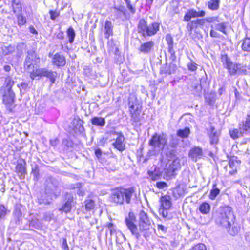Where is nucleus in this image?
Segmentation results:
<instances>
[{
  "label": "nucleus",
  "mask_w": 250,
  "mask_h": 250,
  "mask_svg": "<svg viewBox=\"0 0 250 250\" xmlns=\"http://www.w3.org/2000/svg\"><path fill=\"white\" fill-rule=\"evenodd\" d=\"M136 220V217L134 213L130 212L125 219L127 229L137 240L140 239L141 235L147 239L151 234L152 228L151 221L148 214L141 210L138 214V226L135 224Z\"/></svg>",
  "instance_id": "f257e3e1"
},
{
  "label": "nucleus",
  "mask_w": 250,
  "mask_h": 250,
  "mask_svg": "<svg viewBox=\"0 0 250 250\" xmlns=\"http://www.w3.org/2000/svg\"><path fill=\"white\" fill-rule=\"evenodd\" d=\"M134 192V190L132 188H115L111 190L109 201L116 205H122L125 202L129 204Z\"/></svg>",
  "instance_id": "f03ea898"
},
{
  "label": "nucleus",
  "mask_w": 250,
  "mask_h": 250,
  "mask_svg": "<svg viewBox=\"0 0 250 250\" xmlns=\"http://www.w3.org/2000/svg\"><path fill=\"white\" fill-rule=\"evenodd\" d=\"M235 217L232 209L229 206L222 208L215 217V222L217 224L221 225L226 228L231 225L234 221Z\"/></svg>",
  "instance_id": "7ed1b4c3"
},
{
  "label": "nucleus",
  "mask_w": 250,
  "mask_h": 250,
  "mask_svg": "<svg viewBox=\"0 0 250 250\" xmlns=\"http://www.w3.org/2000/svg\"><path fill=\"white\" fill-rule=\"evenodd\" d=\"M160 23L153 22L149 24L143 19H141L138 24V32L144 37L155 35L160 29Z\"/></svg>",
  "instance_id": "20e7f679"
},
{
  "label": "nucleus",
  "mask_w": 250,
  "mask_h": 250,
  "mask_svg": "<svg viewBox=\"0 0 250 250\" xmlns=\"http://www.w3.org/2000/svg\"><path fill=\"white\" fill-rule=\"evenodd\" d=\"M167 135L164 133H155L149 141V145L152 146L153 150H149L148 154L150 155H155V151H160L163 150L167 143Z\"/></svg>",
  "instance_id": "39448f33"
},
{
  "label": "nucleus",
  "mask_w": 250,
  "mask_h": 250,
  "mask_svg": "<svg viewBox=\"0 0 250 250\" xmlns=\"http://www.w3.org/2000/svg\"><path fill=\"white\" fill-rule=\"evenodd\" d=\"M57 73L46 68H39L30 72V77L34 80L38 77H45L49 79L51 82L53 83L55 82Z\"/></svg>",
  "instance_id": "423d86ee"
},
{
  "label": "nucleus",
  "mask_w": 250,
  "mask_h": 250,
  "mask_svg": "<svg viewBox=\"0 0 250 250\" xmlns=\"http://www.w3.org/2000/svg\"><path fill=\"white\" fill-rule=\"evenodd\" d=\"M40 62V58L37 53L33 49L27 52V55L24 62V68L28 71L34 70L35 66L38 65Z\"/></svg>",
  "instance_id": "0eeeda50"
},
{
  "label": "nucleus",
  "mask_w": 250,
  "mask_h": 250,
  "mask_svg": "<svg viewBox=\"0 0 250 250\" xmlns=\"http://www.w3.org/2000/svg\"><path fill=\"white\" fill-rule=\"evenodd\" d=\"M221 62L230 75H234L240 71V64L233 63L227 54H222Z\"/></svg>",
  "instance_id": "6e6552de"
},
{
  "label": "nucleus",
  "mask_w": 250,
  "mask_h": 250,
  "mask_svg": "<svg viewBox=\"0 0 250 250\" xmlns=\"http://www.w3.org/2000/svg\"><path fill=\"white\" fill-rule=\"evenodd\" d=\"M64 203L59 209V210L67 213L70 211L72 206L74 205L73 195L70 193H66L64 196Z\"/></svg>",
  "instance_id": "1a4fd4ad"
},
{
  "label": "nucleus",
  "mask_w": 250,
  "mask_h": 250,
  "mask_svg": "<svg viewBox=\"0 0 250 250\" xmlns=\"http://www.w3.org/2000/svg\"><path fill=\"white\" fill-rule=\"evenodd\" d=\"M130 113L131 115V119L135 122H137L140 120V113L141 108L139 105L129 102Z\"/></svg>",
  "instance_id": "9d476101"
},
{
  "label": "nucleus",
  "mask_w": 250,
  "mask_h": 250,
  "mask_svg": "<svg viewBox=\"0 0 250 250\" xmlns=\"http://www.w3.org/2000/svg\"><path fill=\"white\" fill-rule=\"evenodd\" d=\"M188 156L193 162H197L204 156L203 149L199 146H194L189 151Z\"/></svg>",
  "instance_id": "9b49d317"
},
{
  "label": "nucleus",
  "mask_w": 250,
  "mask_h": 250,
  "mask_svg": "<svg viewBox=\"0 0 250 250\" xmlns=\"http://www.w3.org/2000/svg\"><path fill=\"white\" fill-rule=\"evenodd\" d=\"M198 11H196L194 9L188 10L184 16V20L185 21H189L192 18L203 17L205 16L206 12L204 10H200V8H198Z\"/></svg>",
  "instance_id": "f8f14e48"
},
{
  "label": "nucleus",
  "mask_w": 250,
  "mask_h": 250,
  "mask_svg": "<svg viewBox=\"0 0 250 250\" xmlns=\"http://www.w3.org/2000/svg\"><path fill=\"white\" fill-rule=\"evenodd\" d=\"M155 43L152 41H149L142 43L138 48L139 51L145 54H149L153 50Z\"/></svg>",
  "instance_id": "ddd939ff"
},
{
  "label": "nucleus",
  "mask_w": 250,
  "mask_h": 250,
  "mask_svg": "<svg viewBox=\"0 0 250 250\" xmlns=\"http://www.w3.org/2000/svg\"><path fill=\"white\" fill-rule=\"evenodd\" d=\"M209 138V142L211 145L217 144L219 142L220 132L218 131L214 127L211 126L208 132Z\"/></svg>",
  "instance_id": "4468645a"
},
{
  "label": "nucleus",
  "mask_w": 250,
  "mask_h": 250,
  "mask_svg": "<svg viewBox=\"0 0 250 250\" xmlns=\"http://www.w3.org/2000/svg\"><path fill=\"white\" fill-rule=\"evenodd\" d=\"M15 93L12 90H7L3 96V102L7 106L10 107L14 101Z\"/></svg>",
  "instance_id": "2eb2a0df"
},
{
  "label": "nucleus",
  "mask_w": 250,
  "mask_h": 250,
  "mask_svg": "<svg viewBox=\"0 0 250 250\" xmlns=\"http://www.w3.org/2000/svg\"><path fill=\"white\" fill-rule=\"evenodd\" d=\"M177 68V66L173 63H170L169 64L166 63L161 66L160 69V73L161 74L170 75L175 73Z\"/></svg>",
  "instance_id": "dca6fc26"
},
{
  "label": "nucleus",
  "mask_w": 250,
  "mask_h": 250,
  "mask_svg": "<svg viewBox=\"0 0 250 250\" xmlns=\"http://www.w3.org/2000/svg\"><path fill=\"white\" fill-rule=\"evenodd\" d=\"M52 63L58 67L64 66L66 63L65 57L62 55L57 53L53 58Z\"/></svg>",
  "instance_id": "f3484780"
},
{
  "label": "nucleus",
  "mask_w": 250,
  "mask_h": 250,
  "mask_svg": "<svg viewBox=\"0 0 250 250\" xmlns=\"http://www.w3.org/2000/svg\"><path fill=\"white\" fill-rule=\"evenodd\" d=\"M124 140L125 138L123 135L120 133L112 145L118 150L123 151L125 148V145L123 143Z\"/></svg>",
  "instance_id": "a211bd4d"
},
{
  "label": "nucleus",
  "mask_w": 250,
  "mask_h": 250,
  "mask_svg": "<svg viewBox=\"0 0 250 250\" xmlns=\"http://www.w3.org/2000/svg\"><path fill=\"white\" fill-rule=\"evenodd\" d=\"M26 163L24 160H20L18 162L16 167V172L21 176H24L27 173L26 169Z\"/></svg>",
  "instance_id": "6ab92c4d"
},
{
  "label": "nucleus",
  "mask_w": 250,
  "mask_h": 250,
  "mask_svg": "<svg viewBox=\"0 0 250 250\" xmlns=\"http://www.w3.org/2000/svg\"><path fill=\"white\" fill-rule=\"evenodd\" d=\"M105 38L108 39L113 35V25L111 21H106L104 26Z\"/></svg>",
  "instance_id": "aec40b11"
},
{
  "label": "nucleus",
  "mask_w": 250,
  "mask_h": 250,
  "mask_svg": "<svg viewBox=\"0 0 250 250\" xmlns=\"http://www.w3.org/2000/svg\"><path fill=\"white\" fill-rule=\"evenodd\" d=\"M180 167L179 160L176 159L173 161L172 165H170L168 168L166 170V173L169 176L174 175L175 170Z\"/></svg>",
  "instance_id": "412c9836"
},
{
  "label": "nucleus",
  "mask_w": 250,
  "mask_h": 250,
  "mask_svg": "<svg viewBox=\"0 0 250 250\" xmlns=\"http://www.w3.org/2000/svg\"><path fill=\"white\" fill-rule=\"evenodd\" d=\"M205 102L209 105H213L215 101L216 95L215 92L211 91L206 93L204 95Z\"/></svg>",
  "instance_id": "4be33fe9"
},
{
  "label": "nucleus",
  "mask_w": 250,
  "mask_h": 250,
  "mask_svg": "<svg viewBox=\"0 0 250 250\" xmlns=\"http://www.w3.org/2000/svg\"><path fill=\"white\" fill-rule=\"evenodd\" d=\"M240 129L247 134L250 133V115H247L245 120L239 124Z\"/></svg>",
  "instance_id": "5701e85b"
},
{
  "label": "nucleus",
  "mask_w": 250,
  "mask_h": 250,
  "mask_svg": "<svg viewBox=\"0 0 250 250\" xmlns=\"http://www.w3.org/2000/svg\"><path fill=\"white\" fill-rule=\"evenodd\" d=\"M239 129L235 128L229 130V135L233 139H236L239 137H242L244 134L247 133L240 129V125H239Z\"/></svg>",
  "instance_id": "b1692460"
},
{
  "label": "nucleus",
  "mask_w": 250,
  "mask_h": 250,
  "mask_svg": "<svg viewBox=\"0 0 250 250\" xmlns=\"http://www.w3.org/2000/svg\"><path fill=\"white\" fill-rule=\"evenodd\" d=\"M161 208L165 209H170L171 206V203L170 201L169 196H164L160 198Z\"/></svg>",
  "instance_id": "393cba45"
},
{
  "label": "nucleus",
  "mask_w": 250,
  "mask_h": 250,
  "mask_svg": "<svg viewBox=\"0 0 250 250\" xmlns=\"http://www.w3.org/2000/svg\"><path fill=\"white\" fill-rule=\"evenodd\" d=\"M11 5L13 12L15 14L21 13L22 7L20 0H12Z\"/></svg>",
  "instance_id": "a878e982"
},
{
  "label": "nucleus",
  "mask_w": 250,
  "mask_h": 250,
  "mask_svg": "<svg viewBox=\"0 0 250 250\" xmlns=\"http://www.w3.org/2000/svg\"><path fill=\"white\" fill-rule=\"evenodd\" d=\"M91 124L95 126L103 127L105 124V120L101 117H94L91 119Z\"/></svg>",
  "instance_id": "bb28decb"
},
{
  "label": "nucleus",
  "mask_w": 250,
  "mask_h": 250,
  "mask_svg": "<svg viewBox=\"0 0 250 250\" xmlns=\"http://www.w3.org/2000/svg\"><path fill=\"white\" fill-rule=\"evenodd\" d=\"M210 205L207 202L202 203L199 207V211L203 214H208L210 211Z\"/></svg>",
  "instance_id": "cd10ccee"
},
{
  "label": "nucleus",
  "mask_w": 250,
  "mask_h": 250,
  "mask_svg": "<svg viewBox=\"0 0 250 250\" xmlns=\"http://www.w3.org/2000/svg\"><path fill=\"white\" fill-rule=\"evenodd\" d=\"M220 0H210L208 2V7L211 10H217L219 8Z\"/></svg>",
  "instance_id": "c85d7f7f"
},
{
  "label": "nucleus",
  "mask_w": 250,
  "mask_h": 250,
  "mask_svg": "<svg viewBox=\"0 0 250 250\" xmlns=\"http://www.w3.org/2000/svg\"><path fill=\"white\" fill-rule=\"evenodd\" d=\"M220 192V190L217 188V184H214L213 185L212 188L210 191L209 198L211 200H214L217 196L219 195Z\"/></svg>",
  "instance_id": "c756f323"
},
{
  "label": "nucleus",
  "mask_w": 250,
  "mask_h": 250,
  "mask_svg": "<svg viewBox=\"0 0 250 250\" xmlns=\"http://www.w3.org/2000/svg\"><path fill=\"white\" fill-rule=\"evenodd\" d=\"M242 42L241 48L242 50L247 52H250V38L246 37Z\"/></svg>",
  "instance_id": "7c9ffc66"
},
{
  "label": "nucleus",
  "mask_w": 250,
  "mask_h": 250,
  "mask_svg": "<svg viewBox=\"0 0 250 250\" xmlns=\"http://www.w3.org/2000/svg\"><path fill=\"white\" fill-rule=\"evenodd\" d=\"M226 229H227L228 232L231 235H236L239 231V228L235 225L234 221L233 223H232L231 225L228 226V228Z\"/></svg>",
  "instance_id": "2f4dec72"
},
{
  "label": "nucleus",
  "mask_w": 250,
  "mask_h": 250,
  "mask_svg": "<svg viewBox=\"0 0 250 250\" xmlns=\"http://www.w3.org/2000/svg\"><path fill=\"white\" fill-rule=\"evenodd\" d=\"M147 174L150 179L154 181L160 179L161 177V173L156 171H148Z\"/></svg>",
  "instance_id": "473e14b6"
},
{
  "label": "nucleus",
  "mask_w": 250,
  "mask_h": 250,
  "mask_svg": "<svg viewBox=\"0 0 250 250\" xmlns=\"http://www.w3.org/2000/svg\"><path fill=\"white\" fill-rule=\"evenodd\" d=\"M190 133V129L189 128L186 127L184 129H179L177 132L178 136L181 138H187Z\"/></svg>",
  "instance_id": "72a5a7b5"
},
{
  "label": "nucleus",
  "mask_w": 250,
  "mask_h": 250,
  "mask_svg": "<svg viewBox=\"0 0 250 250\" xmlns=\"http://www.w3.org/2000/svg\"><path fill=\"white\" fill-rule=\"evenodd\" d=\"M29 225L37 229H40L42 227V223L38 219H33L30 221Z\"/></svg>",
  "instance_id": "f704fd0d"
},
{
  "label": "nucleus",
  "mask_w": 250,
  "mask_h": 250,
  "mask_svg": "<svg viewBox=\"0 0 250 250\" xmlns=\"http://www.w3.org/2000/svg\"><path fill=\"white\" fill-rule=\"evenodd\" d=\"M67 35L68 38L69 42L72 43L75 37V32L72 27H70L67 31Z\"/></svg>",
  "instance_id": "c9c22d12"
},
{
  "label": "nucleus",
  "mask_w": 250,
  "mask_h": 250,
  "mask_svg": "<svg viewBox=\"0 0 250 250\" xmlns=\"http://www.w3.org/2000/svg\"><path fill=\"white\" fill-rule=\"evenodd\" d=\"M227 26V22H222L220 23H218L215 24V29L217 30H218L224 34H227V32L226 31V28Z\"/></svg>",
  "instance_id": "e433bc0d"
},
{
  "label": "nucleus",
  "mask_w": 250,
  "mask_h": 250,
  "mask_svg": "<svg viewBox=\"0 0 250 250\" xmlns=\"http://www.w3.org/2000/svg\"><path fill=\"white\" fill-rule=\"evenodd\" d=\"M16 15L17 18V23L19 26H21L26 24V19L21 13L16 14Z\"/></svg>",
  "instance_id": "4c0bfd02"
},
{
  "label": "nucleus",
  "mask_w": 250,
  "mask_h": 250,
  "mask_svg": "<svg viewBox=\"0 0 250 250\" xmlns=\"http://www.w3.org/2000/svg\"><path fill=\"white\" fill-rule=\"evenodd\" d=\"M85 209L87 211L91 210L94 208L95 202L91 199H87L84 202Z\"/></svg>",
  "instance_id": "58836bf2"
},
{
  "label": "nucleus",
  "mask_w": 250,
  "mask_h": 250,
  "mask_svg": "<svg viewBox=\"0 0 250 250\" xmlns=\"http://www.w3.org/2000/svg\"><path fill=\"white\" fill-rule=\"evenodd\" d=\"M169 209H165L164 208H160L159 209V213L164 218L169 220L171 218V215L168 213L167 210Z\"/></svg>",
  "instance_id": "ea45409f"
},
{
  "label": "nucleus",
  "mask_w": 250,
  "mask_h": 250,
  "mask_svg": "<svg viewBox=\"0 0 250 250\" xmlns=\"http://www.w3.org/2000/svg\"><path fill=\"white\" fill-rule=\"evenodd\" d=\"M2 53L5 55H8L10 53H12L15 50L14 46L12 45H9V46H3L2 47Z\"/></svg>",
  "instance_id": "a19ab883"
},
{
  "label": "nucleus",
  "mask_w": 250,
  "mask_h": 250,
  "mask_svg": "<svg viewBox=\"0 0 250 250\" xmlns=\"http://www.w3.org/2000/svg\"><path fill=\"white\" fill-rule=\"evenodd\" d=\"M6 88L7 90H12L11 88L14 85V82L10 77H7L5 79Z\"/></svg>",
  "instance_id": "79ce46f5"
},
{
  "label": "nucleus",
  "mask_w": 250,
  "mask_h": 250,
  "mask_svg": "<svg viewBox=\"0 0 250 250\" xmlns=\"http://www.w3.org/2000/svg\"><path fill=\"white\" fill-rule=\"evenodd\" d=\"M166 40L168 45V49L173 48V39L170 34L166 35Z\"/></svg>",
  "instance_id": "37998d69"
},
{
  "label": "nucleus",
  "mask_w": 250,
  "mask_h": 250,
  "mask_svg": "<svg viewBox=\"0 0 250 250\" xmlns=\"http://www.w3.org/2000/svg\"><path fill=\"white\" fill-rule=\"evenodd\" d=\"M173 193L176 197H177L176 194L178 197H180L184 195V190L183 188H181L180 187H177L174 189Z\"/></svg>",
  "instance_id": "c03bdc74"
},
{
  "label": "nucleus",
  "mask_w": 250,
  "mask_h": 250,
  "mask_svg": "<svg viewBox=\"0 0 250 250\" xmlns=\"http://www.w3.org/2000/svg\"><path fill=\"white\" fill-rule=\"evenodd\" d=\"M77 125L75 126L76 129H78L79 132L82 133L84 131V127L83 126V121L82 120H78L76 121Z\"/></svg>",
  "instance_id": "a18cd8bd"
},
{
  "label": "nucleus",
  "mask_w": 250,
  "mask_h": 250,
  "mask_svg": "<svg viewBox=\"0 0 250 250\" xmlns=\"http://www.w3.org/2000/svg\"><path fill=\"white\" fill-rule=\"evenodd\" d=\"M190 250H207V249L204 244L199 243L194 246Z\"/></svg>",
  "instance_id": "49530a36"
},
{
  "label": "nucleus",
  "mask_w": 250,
  "mask_h": 250,
  "mask_svg": "<svg viewBox=\"0 0 250 250\" xmlns=\"http://www.w3.org/2000/svg\"><path fill=\"white\" fill-rule=\"evenodd\" d=\"M187 67L189 70L191 71H195L197 69V65L193 62H191L188 63Z\"/></svg>",
  "instance_id": "de8ad7c7"
},
{
  "label": "nucleus",
  "mask_w": 250,
  "mask_h": 250,
  "mask_svg": "<svg viewBox=\"0 0 250 250\" xmlns=\"http://www.w3.org/2000/svg\"><path fill=\"white\" fill-rule=\"evenodd\" d=\"M25 47V44L24 43H19L17 44V49L19 54H21L22 53L23 49Z\"/></svg>",
  "instance_id": "09e8293b"
},
{
  "label": "nucleus",
  "mask_w": 250,
  "mask_h": 250,
  "mask_svg": "<svg viewBox=\"0 0 250 250\" xmlns=\"http://www.w3.org/2000/svg\"><path fill=\"white\" fill-rule=\"evenodd\" d=\"M7 210L3 205H0V219L4 217L6 214Z\"/></svg>",
  "instance_id": "8fccbe9b"
},
{
  "label": "nucleus",
  "mask_w": 250,
  "mask_h": 250,
  "mask_svg": "<svg viewBox=\"0 0 250 250\" xmlns=\"http://www.w3.org/2000/svg\"><path fill=\"white\" fill-rule=\"evenodd\" d=\"M126 7L130 11V13L132 14H135L136 12V9L133 6V5L131 3V0L129 2L126 3Z\"/></svg>",
  "instance_id": "3c124183"
},
{
  "label": "nucleus",
  "mask_w": 250,
  "mask_h": 250,
  "mask_svg": "<svg viewBox=\"0 0 250 250\" xmlns=\"http://www.w3.org/2000/svg\"><path fill=\"white\" fill-rule=\"evenodd\" d=\"M168 52L170 53V59L172 61L174 62L176 59V56L175 55V52L174 50V48H170L168 49Z\"/></svg>",
  "instance_id": "603ef678"
},
{
  "label": "nucleus",
  "mask_w": 250,
  "mask_h": 250,
  "mask_svg": "<svg viewBox=\"0 0 250 250\" xmlns=\"http://www.w3.org/2000/svg\"><path fill=\"white\" fill-rule=\"evenodd\" d=\"M53 217L52 213H45L43 217V219L45 221L50 222Z\"/></svg>",
  "instance_id": "864d4df0"
},
{
  "label": "nucleus",
  "mask_w": 250,
  "mask_h": 250,
  "mask_svg": "<svg viewBox=\"0 0 250 250\" xmlns=\"http://www.w3.org/2000/svg\"><path fill=\"white\" fill-rule=\"evenodd\" d=\"M194 22H195V25H203L205 24V22H206V18L205 19H197L196 20L193 21Z\"/></svg>",
  "instance_id": "5fc2aeb1"
},
{
  "label": "nucleus",
  "mask_w": 250,
  "mask_h": 250,
  "mask_svg": "<svg viewBox=\"0 0 250 250\" xmlns=\"http://www.w3.org/2000/svg\"><path fill=\"white\" fill-rule=\"evenodd\" d=\"M50 18L52 20H55L59 15V13L57 11L50 10L49 11Z\"/></svg>",
  "instance_id": "6e6d98bb"
},
{
  "label": "nucleus",
  "mask_w": 250,
  "mask_h": 250,
  "mask_svg": "<svg viewBox=\"0 0 250 250\" xmlns=\"http://www.w3.org/2000/svg\"><path fill=\"white\" fill-rule=\"evenodd\" d=\"M167 184L165 182H158L156 183V187L160 189L164 188L167 187Z\"/></svg>",
  "instance_id": "4d7b16f0"
},
{
  "label": "nucleus",
  "mask_w": 250,
  "mask_h": 250,
  "mask_svg": "<svg viewBox=\"0 0 250 250\" xmlns=\"http://www.w3.org/2000/svg\"><path fill=\"white\" fill-rule=\"evenodd\" d=\"M158 230L161 231L162 233L165 234L167 232V227L162 225H158Z\"/></svg>",
  "instance_id": "13d9d810"
},
{
  "label": "nucleus",
  "mask_w": 250,
  "mask_h": 250,
  "mask_svg": "<svg viewBox=\"0 0 250 250\" xmlns=\"http://www.w3.org/2000/svg\"><path fill=\"white\" fill-rule=\"evenodd\" d=\"M202 89V86L201 83H200L199 85H197L195 86L194 89L195 90L196 93L195 94L196 95H200Z\"/></svg>",
  "instance_id": "bf43d9fd"
},
{
  "label": "nucleus",
  "mask_w": 250,
  "mask_h": 250,
  "mask_svg": "<svg viewBox=\"0 0 250 250\" xmlns=\"http://www.w3.org/2000/svg\"><path fill=\"white\" fill-rule=\"evenodd\" d=\"M28 83L25 82H22L20 83V84L18 85V87L20 88L21 90V89L26 90L28 87Z\"/></svg>",
  "instance_id": "052dcab7"
},
{
  "label": "nucleus",
  "mask_w": 250,
  "mask_h": 250,
  "mask_svg": "<svg viewBox=\"0 0 250 250\" xmlns=\"http://www.w3.org/2000/svg\"><path fill=\"white\" fill-rule=\"evenodd\" d=\"M50 143L52 146H56L59 143V140L58 138H56L51 139Z\"/></svg>",
  "instance_id": "680f3d73"
},
{
  "label": "nucleus",
  "mask_w": 250,
  "mask_h": 250,
  "mask_svg": "<svg viewBox=\"0 0 250 250\" xmlns=\"http://www.w3.org/2000/svg\"><path fill=\"white\" fill-rule=\"evenodd\" d=\"M217 17H212L206 18V22L211 23L215 21H217Z\"/></svg>",
  "instance_id": "e2e57ef3"
},
{
  "label": "nucleus",
  "mask_w": 250,
  "mask_h": 250,
  "mask_svg": "<svg viewBox=\"0 0 250 250\" xmlns=\"http://www.w3.org/2000/svg\"><path fill=\"white\" fill-rule=\"evenodd\" d=\"M62 248L65 250H69L68 246L67 243V241L65 238H63L62 240Z\"/></svg>",
  "instance_id": "0e129e2a"
},
{
  "label": "nucleus",
  "mask_w": 250,
  "mask_h": 250,
  "mask_svg": "<svg viewBox=\"0 0 250 250\" xmlns=\"http://www.w3.org/2000/svg\"><path fill=\"white\" fill-rule=\"evenodd\" d=\"M195 25V22H194L193 21H192L191 22H189L187 25V29L188 30L191 32L193 28V26Z\"/></svg>",
  "instance_id": "69168bd1"
},
{
  "label": "nucleus",
  "mask_w": 250,
  "mask_h": 250,
  "mask_svg": "<svg viewBox=\"0 0 250 250\" xmlns=\"http://www.w3.org/2000/svg\"><path fill=\"white\" fill-rule=\"evenodd\" d=\"M31 173L33 175L34 180L37 181L39 177V171H32Z\"/></svg>",
  "instance_id": "338daca9"
},
{
  "label": "nucleus",
  "mask_w": 250,
  "mask_h": 250,
  "mask_svg": "<svg viewBox=\"0 0 250 250\" xmlns=\"http://www.w3.org/2000/svg\"><path fill=\"white\" fill-rule=\"evenodd\" d=\"M95 153L96 157L98 159H100L101 157L102 152V150H101V149H100V148L96 149L95 151Z\"/></svg>",
  "instance_id": "774afa93"
}]
</instances>
